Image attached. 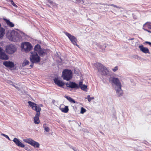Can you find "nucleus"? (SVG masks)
<instances>
[{
  "label": "nucleus",
  "mask_w": 151,
  "mask_h": 151,
  "mask_svg": "<svg viewBox=\"0 0 151 151\" xmlns=\"http://www.w3.org/2000/svg\"><path fill=\"white\" fill-rule=\"evenodd\" d=\"M28 103L32 109L36 112L35 116L34 117V123L37 124H39L40 122L39 116L40 114V111L41 110V109L39 105H38L33 102L29 101Z\"/></svg>",
  "instance_id": "1"
},
{
  "label": "nucleus",
  "mask_w": 151,
  "mask_h": 151,
  "mask_svg": "<svg viewBox=\"0 0 151 151\" xmlns=\"http://www.w3.org/2000/svg\"><path fill=\"white\" fill-rule=\"evenodd\" d=\"M9 40L15 42H18L22 40L21 35L17 32L15 31H12L10 34V36L8 37Z\"/></svg>",
  "instance_id": "2"
},
{
  "label": "nucleus",
  "mask_w": 151,
  "mask_h": 151,
  "mask_svg": "<svg viewBox=\"0 0 151 151\" xmlns=\"http://www.w3.org/2000/svg\"><path fill=\"white\" fill-rule=\"evenodd\" d=\"M62 76L63 80L69 81L72 78V72L70 70L65 69L63 71Z\"/></svg>",
  "instance_id": "3"
},
{
  "label": "nucleus",
  "mask_w": 151,
  "mask_h": 151,
  "mask_svg": "<svg viewBox=\"0 0 151 151\" xmlns=\"http://www.w3.org/2000/svg\"><path fill=\"white\" fill-rule=\"evenodd\" d=\"M94 65L97 68L98 71L101 72L102 75H106L108 74L109 71L107 68L101 63H97L95 64Z\"/></svg>",
  "instance_id": "4"
},
{
  "label": "nucleus",
  "mask_w": 151,
  "mask_h": 151,
  "mask_svg": "<svg viewBox=\"0 0 151 151\" xmlns=\"http://www.w3.org/2000/svg\"><path fill=\"white\" fill-rule=\"evenodd\" d=\"M30 60L32 63H37L40 62V58L37 52H32L31 53Z\"/></svg>",
  "instance_id": "5"
},
{
  "label": "nucleus",
  "mask_w": 151,
  "mask_h": 151,
  "mask_svg": "<svg viewBox=\"0 0 151 151\" xmlns=\"http://www.w3.org/2000/svg\"><path fill=\"white\" fill-rule=\"evenodd\" d=\"M21 48L22 51L27 52L32 50V46L29 42H25L21 44Z\"/></svg>",
  "instance_id": "6"
},
{
  "label": "nucleus",
  "mask_w": 151,
  "mask_h": 151,
  "mask_svg": "<svg viewBox=\"0 0 151 151\" xmlns=\"http://www.w3.org/2000/svg\"><path fill=\"white\" fill-rule=\"evenodd\" d=\"M64 33L68 37L71 42L74 45L78 47H79V46L77 44V39L75 36L71 35L70 33L66 32H64Z\"/></svg>",
  "instance_id": "7"
},
{
  "label": "nucleus",
  "mask_w": 151,
  "mask_h": 151,
  "mask_svg": "<svg viewBox=\"0 0 151 151\" xmlns=\"http://www.w3.org/2000/svg\"><path fill=\"white\" fill-rule=\"evenodd\" d=\"M34 50L37 52L40 56H43L45 55V50L42 49L40 45L38 44H37L35 46Z\"/></svg>",
  "instance_id": "8"
},
{
  "label": "nucleus",
  "mask_w": 151,
  "mask_h": 151,
  "mask_svg": "<svg viewBox=\"0 0 151 151\" xmlns=\"http://www.w3.org/2000/svg\"><path fill=\"white\" fill-rule=\"evenodd\" d=\"M24 141L26 143H28L32 146H33L35 148H38L40 147L39 143L34 140L31 138L27 139H24Z\"/></svg>",
  "instance_id": "9"
},
{
  "label": "nucleus",
  "mask_w": 151,
  "mask_h": 151,
  "mask_svg": "<svg viewBox=\"0 0 151 151\" xmlns=\"http://www.w3.org/2000/svg\"><path fill=\"white\" fill-rule=\"evenodd\" d=\"M17 50V48L13 45L11 44L7 45L6 47V51L7 53L9 54H13Z\"/></svg>",
  "instance_id": "10"
},
{
  "label": "nucleus",
  "mask_w": 151,
  "mask_h": 151,
  "mask_svg": "<svg viewBox=\"0 0 151 151\" xmlns=\"http://www.w3.org/2000/svg\"><path fill=\"white\" fill-rule=\"evenodd\" d=\"M9 57L4 52V50L1 47H0V59L3 60H7Z\"/></svg>",
  "instance_id": "11"
},
{
  "label": "nucleus",
  "mask_w": 151,
  "mask_h": 151,
  "mask_svg": "<svg viewBox=\"0 0 151 151\" xmlns=\"http://www.w3.org/2000/svg\"><path fill=\"white\" fill-rule=\"evenodd\" d=\"M66 85L67 87L71 88L76 89L79 88L78 85L74 82H70L69 83H66Z\"/></svg>",
  "instance_id": "12"
},
{
  "label": "nucleus",
  "mask_w": 151,
  "mask_h": 151,
  "mask_svg": "<svg viewBox=\"0 0 151 151\" xmlns=\"http://www.w3.org/2000/svg\"><path fill=\"white\" fill-rule=\"evenodd\" d=\"M111 81L112 83H113L116 85L117 88L120 87H120H122V85L118 78H114L111 80Z\"/></svg>",
  "instance_id": "13"
},
{
  "label": "nucleus",
  "mask_w": 151,
  "mask_h": 151,
  "mask_svg": "<svg viewBox=\"0 0 151 151\" xmlns=\"http://www.w3.org/2000/svg\"><path fill=\"white\" fill-rule=\"evenodd\" d=\"M13 141L17 146L22 148H24L25 147L24 145L20 142L19 140L17 138H14Z\"/></svg>",
  "instance_id": "14"
},
{
  "label": "nucleus",
  "mask_w": 151,
  "mask_h": 151,
  "mask_svg": "<svg viewBox=\"0 0 151 151\" xmlns=\"http://www.w3.org/2000/svg\"><path fill=\"white\" fill-rule=\"evenodd\" d=\"M3 64L6 67H9L11 68L14 67V63L12 61H4L3 63Z\"/></svg>",
  "instance_id": "15"
},
{
  "label": "nucleus",
  "mask_w": 151,
  "mask_h": 151,
  "mask_svg": "<svg viewBox=\"0 0 151 151\" xmlns=\"http://www.w3.org/2000/svg\"><path fill=\"white\" fill-rule=\"evenodd\" d=\"M54 81L56 84L60 87H62L65 84V83L63 82L58 80V78H55L54 79Z\"/></svg>",
  "instance_id": "16"
},
{
  "label": "nucleus",
  "mask_w": 151,
  "mask_h": 151,
  "mask_svg": "<svg viewBox=\"0 0 151 151\" xmlns=\"http://www.w3.org/2000/svg\"><path fill=\"white\" fill-rule=\"evenodd\" d=\"M141 51L145 53H149V49L146 48L144 47L143 45H139V46Z\"/></svg>",
  "instance_id": "17"
},
{
  "label": "nucleus",
  "mask_w": 151,
  "mask_h": 151,
  "mask_svg": "<svg viewBox=\"0 0 151 151\" xmlns=\"http://www.w3.org/2000/svg\"><path fill=\"white\" fill-rule=\"evenodd\" d=\"M121 87H120V89L119 87L117 88L116 90V93L119 96H122L123 94V91L121 89Z\"/></svg>",
  "instance_id": "18"
},
{
  "label": "nucleus",
  "mask_w": 151,
  "mask_h": 151,
  "mask_svg": "<svg viewBox=\"0 0 151 151\" xmlns=\"http://www.w3.org/2000/svg\"><path fill=\"white\" fill-rule=\"evenodd\" d=\"M4 20L6 22L8 26L11 27H13L14 26V24L12 22H11L9 20L6 19H4Z\"/></svg>",
  "instance_id": "19"
},
{
  "label": "nucleus",
  "mask_w": 151,
  "mask_h": 151,
  "mask_svg": "<svg viewBox=\"0 0 151 151\" xmlns=\"http://www.w3.org/2000/svg\"><path fill=\"white\" fill-rule=\"evenodd\" d=\"M60 109L61 111L65 113L68 112L69 110L68 107L67 106H65L64 108L60 107Z\"/></svg>",
  "instance_id": "20"
},
{
  "label": "nucleus",
  "mask_w": 151,
  "mask_h": 151,
  "mask_svg": "<svg viewBox=\"0 0 151 151\" xmlns=\"http://www.w3.org/2000/svg\"><path fill=\"white\" fill-rule=\"evenodd\" d=\"M5 29L3 27L0 28V38H2L5 34Z\"/></svg>",
  "instance_id": "21"
},
{
  "label": "nucleus",
  "mask_w": 151,
  "mask_h": 151,
  "mask_svg": "<svg viewBox=\"0 0 151 151\" xmlns=\"http://www.w3.org/2000/svg\"><path fill=\"white\" fill-rule=\"evenodd\" d=\"M144 29L145 30H147L146 28H148L149 29H151V25L149 24H144L143 27Z\"/></svg>",
  "instance_id": "22"
},
{
  "label": "nucleus",
  "mask_w": 151,
  "mask_h": 151,
  "mask_svg": "<svg viewBox=\"0 0 151 151\" xmlns=\"http://www.w3.org/2000/svg\"><path fill=\"white\" fill-rule=\"evenodd\" d=\"M46 124H44L43 125V127L44 128L45 131L46 132H49L50 131V129L48 127L46 126Z\"/></svg>",
  "instance_id": "23"
},
{
  "label": "nucleus",
  "mask_w": 151,
  "mask_h": 151,
  "mask_svg": "<svg viewBox=\"0 0 151 151\" xmlns=\"http://www.w3.org/2000/svg\"><path fill=\"white\" fill-rule=\"evenodd\" d=\"M80 88H81L82 90L83 91H86L87 89V86L85 85H83Z\"/></svg>",
  "instance_id": "24"
},
{
  "label": "nucleus",
  "mask_w": 151,
  "mask_h": 151,
  "mask_svg": "<svg viewBox=\"0 0 151 151\" xmlns=\"http://www.w3.org/2000/svg\"><path fill=\"white\" fill-rule=\"evenodd\" d=\"M29 62L28 60H24V62L22 64L23 66H24L26 65H29Z\"/></svg>",
  "instance_id": "25"
},
{
  "label": "nucleus",
  "mask_w": 151,
  "mask_h": 151,
  "mask_svg": "<svg viewBox=\"0 0 151 151\" xmlns=\"http://www.w3.org/2000/svg\"><path fill=\"white\" fill-rule=\"evenodd\" d=\"M86 99H87L89 102H90L91 100L94 99V97L93 96L91 97L90 95H88L87 96V98H86Z\"/></svg>",
  "instance_id": "26"
},
{
  "label": "nucleus",
  "mask_w": 151,
  "mask_h": 151,
  "mask_svg": "<svg viewBox=\"0 0 151 151\" xmlns=\"http://www.w3.org/2000/svg\"><path fill=\"white\" fill-rule=\"evenodd\" d=\"M86 110L83 107H82L81 109V114H83L86 111Z\"/></svg>",
  "instance_id": "27"
},
{
  "label": "nucleus",
  "mask_w": 151,
  "mask_h": 151,
  "mask_svg": "<svg viewBox=\"0 0 151 151\" xmlns=\"http://www.w3.org/2000/svg\"><path fill=\"white\" fill-rule=\"evenodd\" d=\"M76 3L77 4H79L81 3L82 2L83 3H84V1L83 0H76Z\"/></svg>",
  "instance_id": "28"
},
{
  "label": "nucleus",
  "mask_w": 151,
  "mask_h": 151,
  "mask_svg": "<svg viewBox=\"0 0 151 151\" xmlns=\"http://www.w3.org/2000/svg\"><path fill=\"white\" fill-rule=\"evenodd\" d=\"M1 135H3V136L4 137H5L6 138L8 139L9 140H10V138H9V137L7 135H6V134H3V133H2L1 134Z\"/></svg>",
  "instance_id": "29"
},
{
  "label": "nucleus",
  "mask_w": 151,
  "mask_h": 151,
  "mask_svg": "<svg viewBox=\"0 0 151 151\" xmlns=\"http://www.w3.org/2000/svg\"><path fill=\"white\" fill-rule=\"evenodd\" d=\"M118 70V67L116 66L114 68L112 69V70L114 72H116Z\"/></svg>",
  "instance_id": "30"
},
{
  "label": "nucleus",
  "mask_w": 151,
  "mask_h": 151,
  "mask_svg": "<svg viewBox=\"0 0 151 151\" xmlns=\"http://www.w3.org/2000/svg\"><path fill=\"white\" fill-rule=\"evenodd\" d=\"M11 4L14 7H17V6L15 4L14 2L13 1V0H12V1H11Z\"/></svg>",
  "instance_id": "31"
},
{
  "label": "nucleus",
  "mask_w": 151,
  "mask_h": 151,
  "mask_svg": "<svg viewBox=\"0 0 151 151\" xmlns=\"http://www.w3.org/2000/svg\"><path fill=\"white\" fill-rule=\"evenodd\" d=\"M83 85V82L82 81H80L79 83L78 87L79 88L81 87Z\"/></svg>",
  "instance_id": "32"
},
{
  "label": "nucleus",
  "mask_w": 151,
  "mask_h": 151,
  "mask_svg": "<svg viewBox=\"0 0 151 151\" xmlns=\"http://www.w3.org/2000/svg\"><path fill=\"white\" fill-rule=\"evenodd\" d=\"M69 101L71 103H76V102L75 101V100L72 98Z\"/></svg>",
  "instance_id": "33"
},
{
  "label": "nucleus",
  "mask_w": 151,
  "mask_h": 151,
  "mask_svg": "<svg viewBox=\"0 0 151 151\" xmlns=\"http://www.w3.org/2000/svg\"><path fill=\"white\" fill-rule=\"evenodd\" d=\"M65 97L69 101H70V100L71 99V97H70L69 96H65Z\"/></svg>",
  "instance_id": "34"
},
{
  "label": "nucleus",
  "mask_w": 151,
  "mask_h": 151,
  "mask_svg": "<svg viewBox=\"0 0 151 151\" xmlns=\"http://www.w3.org/2000/svg\"><path fill=\"white\" fill-rule=\"evenodd\" d=\"M146 43H147L150 46H151V42H148V41H146L145 42Z\"/></svg>",
  "instance_id": "35"
},
{
  "label": "nucleus",
  "mask_w": 151,
  "mask_h": 151,
  "mask_svg": "<svg viewBox=\"0 0 151 151\" xmlns=\"http://www.w3.org/2000/svg\"><path fill=\"white\" fill-rule=\"evenodd\" d=\"M111 6H113V7H116V8H118V7H117V6H116V5H115L114 4H111L110 5Z\"/></svg>",
  "instance_id": "36"
},
{
  "label": "nucleus",
  "mask_w": 151,
  "mask_h": 151,
  "mask_svg": "<svg viewBox=\"0 0 151 151\" xmlns=\"http://www.w3.org/2000/svg\"><path fill=\"white\" fill-rule=\"evenodd\" d=\"M33 65V63H31L30 65V66L31 67H32Z\"/></svg>",
  "instance_id": "37"
},
{
  "label": "nucleus",
  "mask_w": 151,
  "mask_h": 151,
  "mask_svg": "<svg viewBox=\"0 0 151 151\" xmlns=\"http://www.w3.org/2000/svg\"><path fill=\"white\" fill-rule=\"evenodd\" d=\"M72 149L74 150V151H77V150H75L74 148H72Z\"/></svg>",
  "instance_id": "38"
},
{
  "label": "nucleus",
  "mask_w": 151,
  "mask_h": 151,
  "mask_svg": "<svg viewBox=\"0 0 151 151\" xmlns=\"http://www.w3.org/2000/svg\"><path fill=\"white\" fill-rule=\"evenodd\" d=\"M134 39V38H132L129 39V40H133Z\"/></svg>",
  "instance_id": "39"
},
{
  "label": "nucleus",
  "mask_w": 151,
  "mask_h": 151,
  "mask_svg": "<svg viewBox=\"0 0 151 151\" xmlns=\"http://www.w3.org/2000/svg\"><path fill=\"white\" fill-rule=\"evenodd\" d=\"M1 28V24L0 23V28Z\"/></svg>",
  "instance_id": "40"
},
{
  "label": "nucleus",
  "mask_w": 151,
  "mask_h": 151,
  "mask_svg": "<svg viewBox=\"0 0 151 151\" xmlns=\"http://www.w3.org/2000/svg\"><path fill=\"white\" fill-rule=\"evenodd\" d=\"M101 133H102L103 134H104V133H103L102 132H101Z\"/></svg>",
  "instance_id": "41"
},
{
  "label": "nucleus",
  "mask_w": 151,
  "mask_h": 151,
  "mask_svg": "<svg viewBox=\"0 0 151 151\" xmlns=\"http://www.w3.org/2000/svg\"><path fill=\"white\" fill-rule=\"evenodd\" d=\"M9 0L10 1H12V0Z\"/></svg>",
  "instance_id": "42"
}]
</instances>
